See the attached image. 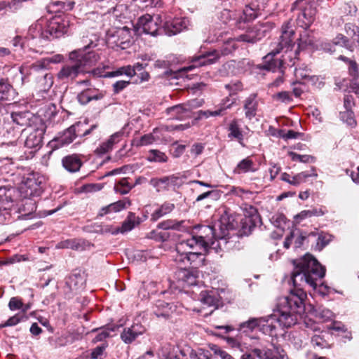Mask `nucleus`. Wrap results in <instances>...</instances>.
<instances>
[{
	"label": "nucleus",
	"mask_w": 359,
	"mask_h": 359,
	"mask_svg": "<svg viewBox=\"0 0 359 359\" xmlns=\"http://www.w3.org/2000/svg\"><path fill=\"white\" fill-rule=\"evenodd\" d=\"M293 264L294 267L291 280L294 287L287 296L279 298L274 313L250 318L239 324V331L249 334L259 328L263 333L272 335L278 326L290 327L297 323L299 316L305 311L306 293L304 291V286L308 285L316 289L317 281L325 275V269L310 254L294 260Z\"/></svg>",
	"instance_id": "f257e3e1"
},
{
	"label": "nucleus",
	"mask_w": 359,
	"mask_h": 359,
	"mask_svg": "<svg viewBox=\"0 0 359 359\" xmlns=\"http://www.w3.org/2000/svg\"><path fill=\"white\" fill-rule=\"evenodd\" d=\"M294 29L291 21L285 22L281 28V35L277 42L273 43V48L264 57L261 69L276 72L285 65L292 67L298 55L297 50L292 51Z\"/></svg>",
	"instance_id": "f03ea898"
},
{
	"label": "nucleus",
	"mask_w": 359,
	"mask_h": 359,
	"mask_svg": "<svg viewBox=\"0 0 359 359\" xmlns=\"http://www.w3.org/2000/svg\"><path fill=\"white\" fill-rule=\"evenodd\" d=\"M69 61L64 65L57 74V79L62 83H73L81 74L86 73L87 67L95 65L100 59L99 55L90 50V44L72 51Z\"/></svg>",
	"instance_id": "7ed1b4c3"
},
{
	"label": "nucleus",
	"mask_w": 359,
	"mask_h": 359,
	"mask_svg": "<svg viewBox=\"0 0 359 359\" xmlns=\"http://www.w3.org/2000/svg\"><path fill=\"white\" fill-rule=\"evenodd\" d=\"M197 229L198 232L192 233L191 237L187 238V245H189V250L208 252L209 248L214 245L215 240L225 238L224 231H219L215 223L213 226H201L196 228Z\"/></svg>",
	"instance_id": "20e7f679"
},
{
	"label": "nucleus",
	"mask_w": 359,
	"mask_h": 359,
	"mask_svg": "<svg viewBox=\"0 0 359 359\" xmlns=\"http://www.w3.org/2000/svg\"><path fill=\"white\" fill-rule=\"evenodd\" d=\"M28 75H33L35 77L37 87L41 91L48 90L53 84V78L51 74L45 70L43 63L37 62L29 67L22 66L16 74L20 81L19 84L22 86Z\"/></svg>",
	"instance_id": "39448f33"
},
{
	"label": "nucleus",
	"mask_w": 359,
	"mask_h": 359,
	"mask_svg": "<svg viewBox=\"0 0 359 359\" xmlns=\"http://www.w3.org/2000/svg\"><path fill=\"white\" fill-rule=\"evenodd\" d=\"M86 126V124L81 122H77L73 124L63 132L58 133L57 135L49 142L50 146L53 149H56L68 145L72 143L76 137L86 136L97 127L96 125H93L90 128L84 130Z\"/></svg>",
	"instance_id": "423d86ee"
},
{
	"label": "nucleus",
	"mask_w": 359,
	"mask_h": 359,
	"mask_svg": "<svg viewBox=\"0 0 359 359\" xmlns=\"http://www.w3.org/2000/svg\"><path fill=\"white\" fill-rule=\"evenodd\" d=\"M224 54H226V53H223L218 50H214L212 52H207L205 54L194 57L191 60L193 65L184 67L175 72L166 71L165 72V74L168 76H171L174 79L182 77L184 76V73H187L189 71L192 70L196 67H201L203 65H208L215 63L221 57V55Z\"/></svg>",
	"instance_id": "0eeeda50"
},
{
	"label": "nucleus",
	"mask_w": 359,
	"mask_h": 359,
	"mask_svg": "<svg viewBox=\"0 0 359 359\" xmlns=\"http://www.w3.org/2000/svg\"><path fill=\"white\" fill-rule=\"evenodd\" d=\"M291 10L297 17V25L301 27L307 29L315 20L316 9L306 0H297Z\"/></svg>",
	"instance_id": "6e6552de"
},
{
	"label": "nucleus",
	"mask_w": 359,
	"mask_h": 359,
	"mask_svg": "<svg viewBox=\"0 0 359 359\" xmlns=\"http://www.w3.org/2000/svg\"><path fill=\"white\" fill-rule=\"evenodd\" d=\"M162 22L161 17L158 15L154 20L149 14L144 15L138 18L135 28L140 33L143 32L152 36H156L159 34V23Z\"/></svg>",
	"instance_id": "1a4fd4ad"
},
{
	"label": "nucleus",
	"mask_w": 359,
	"mask_h": 359,
	"mask_svg": "<svg viewBox=\"0 0 359 359\" xmlns=\"http://www.w3.org/2000/svg\"><path fill=\"white\" fill-rule=\"evenodd\" d=\"M71 23L68 18H53L46 25V34L48 35V39L50 37L59 38L68 32Z\"/></svg>",
	"instance_id": "9d476101"
},
{
	"label": "nucleus",
	"mask_w": 359,
	"mask_h": 359,
	"mask_svg": "<svg viewBox=\"0 0 359 359\" xmlns=\"http://www.w3.org/2000/svg\"><path fill=\"white\" fill-rule=\"evenodd\" d=\"M12 122L20 127L32 128L36 125H41L43 119L29 111H13L9 115Z\"/></svg>",
	"instance_id": "9b49d317"
},
{
	"label": "nucleus",
	"mask_w": 359,
	"mask_h": 359,
	"mask_svg": "<svg viewBox=\"0 0 359 359\" xmlns=\"http://www.w3.org/2000/svg\"><path fill=\"white\" fill-rule=\"evenodd\" d=\"M273 28V25L269 22L255 25L245 34L238 36L239 41L254 43L261 40L266 33Z\"/></svg>",
	"instance_id": "f8f14e48"
},
{
	"label": "nucleus",
	"mask_w": 359,
	"mask_h": 359,
	"mask_svg": "<svg viewBox=\"0 0 359 359\" xmlns=\"http://www.w3.org/2000/svg\"><path fill=\"white\" fill-rule=\"evenodd\" d=\"M46 131V125L43 121L41 125H36L27 130V136L25 141V146L29 149L39 148L42 144L43 134Z\"/></svg>",
	"instance_id": "ddd939ff"
},
{
	"label": "nucleus",
	"mask_w": 359,
	"mask_h": 359,
	"mask_svg": "<svg viewBox=\"0 0 359 359\" xmlns=\"http://www.w3.org/2000/svg\"><path fill=\"white\" fill-rule=\"evenodd\" d=\"M42 181L36 175L26 178L20 186V190L25 198L38 196L42 191Z\"/></svg>",
	"instance_id": "4468645a"
},
{
	"label": "nucleus",
	"mask_w": 359,
	"mask_h": 359,
	"mask_svg": "<svg viewBox=\"0 0 359 359\" xmlns=\"http://www.w3.org/2000/svg\"><path fill=\"white\" fill-rule=\"evenodd\" d=\"M252 353L259 359H284L285 353L279 346L271 344L262 348H255Z\"/></svg>",
	"instance_id": "2eb2a0df"
},
{
	"label": "nucleus",
	"mask_w": 359,
	"mask_h": 359,
	"mask_svg": "<svg viewBox=\"0 0 359 359\" xmlns=\"http://www.w3.org/2000/svg\"><path fill=\"white\" fill-rule=\"evenodd\" d=\"M183 177L170 175L162 178H152L150 184L156 189L157 191L168 190L170 188L175 189L182 185Z\"/></svg>",
	"instance_id": "dca6fc26"
},
{
	"label": "nucleus",
	"mask_w": 359,
	"mask_h": 359,
	"mask_svg": "<svg viewBox=\"0 0 359 359\" xmlns=\"http://www.w3.org/2000/svg\"><path fill=\"white\" fill-rule=\"evenodd\" d=\"M190 26V21L187 18H175L171 21L167 20L164 22L163 27L165 34L169 36L180 33L187 29Z\"/></svg>",
	"instance_id": "f3484780"
},
{
	"label": "nucleus",
	"mask_w": 359,
	"mask_h": 359,
	"mask_svg": "<svg viewBox=\"0 0 359 359\" xmlns=\"http://www.w3.org/2000/svg\"><path fill=\"white\" fill-rule=\"evenodd\" d=\"M215 224L219 231H224L225 238L224 240H226L229 231L235 229L238 226V222L236 217L230 212L229 210H224L220 216L219 220L215 222Z\"/></svg>",
	"instance_id": "a211bd4d"
},
{
	"label": "nucleus",
	"mask_w": 359,
	"mask_h": 359,
	"mask_svg": "<svg viewBox=\"0 0 359 359\" xmlns=\"http://www.w3.org/2000/svg\"><path fill=\"white\" fill-rule=\"evenodd\" d=\"M104 96V93L102 91L91 86L81 91L77 95V100L81 104L86 105L91 101L100 100L102 99Z\"/></svg>",
	"instance_id": "6ab92c4d"
},
{
	"label": "nucleus",
	"mask_w": 359,
	"mask_h": 359,
	"mask_svg": "<svg viewBox=\"0 0 359 359\" xmlns=\"http://www.w3.org/2000/svg\"><path fill=\"white\" fill-rule=\"evenodd\" d=\"M145 328L140 324H133L129 327L124 328L121 334V339L125 344H131L140 335L144 333Z\"/></svg>",
	"instance_id": "aec40b11"
},
{
	"label": "nucleus",
	"mask_w": 359,
	"mask_h": 359,
	"mask_svg": "<svg viewBox=\"0 0 359 359\" xmlns=\"http://www.w3.org/2000/svg\"><path fill=\"white\" fill-rule=\"evenodd\" d=\"M175 278L182 285H194L196 283L197 276L196 272L189 271V269L180 267L175 272Z\"/></svg>",
	"instance_id": "412c9836"
},
{
	"label": "nucleus",
	"mask_w": 359,
	"mask_h": 359,
	"mask_svg": "<svg viewBox=\"0 0 359 359\" xmlns=\"http://www.w3.org/2000/svg\"><path fill=\"white\" fill-rule=\"evenodd\" d=\"M201 302L208 307L218 308L221 304V297L217 290L202 291L199 295Z\"/></svg>",
	"instance_id": "4be33fe9"
},
{
	"label": "nucleus",
	"mask_w": 359,
	"mask_h": 359,
	"mask_svg": "<svg viewBox=\"0 0 359 359\" xmlns=\"http://www.w3.org/2000/svg\"><path fill=\"white\" fill-rule=\"evenodd\" d=\"M115 43L121 49L128 48L133 43L132 31L127 27L119 28L116 32Z\"/></svg>",
	"instance_id": "5701e85b"
},
{
	"label": "nucleus",
	"mask_w": 359,
	"mask_h": 359,
	"mask_svg": "<svg viewBox=\"0 0 359 359\" xmlns=\"http://www.w3.org/2000/svg\"><path fill=\"white\" fill-rule=\"evenodd\" d=\"M123 135L124 132L123 130L114 133L106 142L102 143L95 149V152L98 155H102L110 151L113 149L114 145L121 140Z\"/></svg>",
	"instance_id": "b1692460"
},
{
	"label": "nucleus",
	"mask_w": 359,
	"mask_h": 359,
	"mask_svg": "<svg viewBox=\"0 0 359 359\" xmlns=\"http://www.w3.org/2000/svg\"><path fill=\"white\" fill-rule=\"evenodd\" d=\"M330 338L332 336L327 332L319 331L311 337V343L317 350L330 348L331 347Z\"/></svg>",
	"instance_id": "393cba45"
},
{
	"label": "nucleus",
	"mask_w": 359,
	"mask_h": 359,
	"mask_svg": "<svg viewBox=\"0 0 359 359\" xmlns=\"http://www.w3.org/2000/svg\"><path fill=\"white\" fill-rule=\"evenodd\" d=\"M62 164L67 171L74 173L80 170L83 163L79 155L71 154L62 158Z\"/></svg>",
	"instance_id": "a878e982"
},
{
	"label": "nucleus",
	"mask_w": 359,
	"mask_h": 359,
	"mask_svg": "<svg viewBox=\"0 0 359 359\" xmlns=\"http://www.w3.org/2000/svg\"><path fill=\"white\" fill-rule=\"evenodd\" d=\"M187 239L183 240L176 245L175 255H173V260L177 264L179 265L180 268L182 265L184 266H187V248H189V245H187Z\"/></svg>",
	"instance_id": "bb28decb"
},
{
	"label": "nucleus",
	"mask_w": 359,
	"mask_h": 359,
	"mask_svg": "<svg viewBox=\"0 0 359 359\" xmlns=\"http://www.w3.org/2000/svg\"><path fill=\"white\" fill-rule=\"evenodd\" d=\"M15 190L13 187L0 186V211L10 209Z\"/></svg>",
	"instance_id": "cd10ccee"
},
{
	"label": "nucleus",
	"mask_w": 359,
	"mask_h": 359,
	"mask_svg": "<svg viewBox=\"0 0 359 359\" xmlns=\"http://www.w3.org/2000/svg\"><path fill=\"white\" fill-rule=\"evenodd\" d=\"M258 108V101L257 100V95L255 93L250 94L243 101V109L245 111V117L251 120L257 114Z\"/></svg>",
	"instance_id": "c85d7f7f"
},
{
	"label": "nucleus",
	"mask_w": 359,
	"mask_h": 359,
	"mask_svg": "<svg viewBox=\"0 0 359 359\" xmlns=\"http://www.w3.org/2000/svg\"><path fill=\"white\" fill-rule=\"evenodd\" d=\"M141 222L140 218L135 215L133 212H129L126 219L123 221L121 226L116 227V231L114 233H125L130 231Z\"/></svg>",
	"instance_id": "c756f323"
},
{
	"label": "nucleus",
	"mask_w": 359,
	"mask_h": 359,
	"mask_svg": "<svg viewBox=\"0 0 359 359\" xmlns=\"http://www.w3.org/2000/svg\"><path fill=\"white\" fill-rule=\"evenodd\" d=\"M214 329L216 330H221L223 332H213V334L219 337L223 338L227 343V344L231 346L232 348H239L241 349V344L235 338L233 337H223L222 334H226L229 333L231 331L234 330V328L232 326L230 325H217L214 327Z\"/></svg>",
	"instance_id": "7c9ffc66"
},
{
	"label": "nucleus",
	"mask_w": 359,
	"mask_h": 359,
	"mask_svg": "<svg viewBox=\"0 0 359 359\" xmlns=\"http://www.w3.org/2000/svg\"><path fill=\"white\" fill-rule=\"evenodd\" d=\"M131 204L130 201L128 198H125L123 200L118 201L115 203H112L105 207H103L99 213L100 216H103L109 212H118L122 210L126 209Z\"/></svg>",
	"instance_id": "2f4dec72"
},
{
	"label": "nucleus",
	"mask_w": 359,
	"mask_h": 359,
	"mask_svg": "<svg viewBox=\"0 0 359 359\" xmlns=\"http://www.w3.org/2000/svg\"><path fill=\"white\" fill-rule=\"evenodd\" d=\"M168 114L173 116L174 118L182 119L186 116H189L191 107L188 104H182L175 105L166 109Z\"/></svg>",
	"instance_id": "473e14b6"
},
{
	"label": "nucleus",
	"mask_w": 359,
	"mask_h": 359,
	"mask_svg": "<svg viewBox=\"0 0 359 359\" xmlns=\"http://www.w3.org/2000/svg\"><path fill=\"white\" fill-rule=\"evenodd\" d=\"M118 327V325H111L92 330L91 332H97V335L93 339V342L97 343L102 341L107 338L111 337V332H115Z\"/></svg>",
	"instance_id": "72a5a7b5"
},
{
	"label": "nucleus",
	"mask_w": 359,
	"mask_h": 359,
	"mask_svg": "<svg viewBox=\"0 0 359 359\" xmlns=\"http://www.w3.org/2000/svg\"><path fill=\"white\" fill-rule=\"evenodd\" d=\"M172 304L162 300H158L155 306L154 313L158 318H168L170 316L172 309Z\"/></svg>",
	"instance_id": "f704fd0d"
},
{
	"label": "nucleus",
	"mask_w": 359,
	"mask_h": 359,
	"mask_svg": "<svg viewBox=\"0 0 359 359\" xmlns=\"http://www.w3.org/2000/svg\"><path fill=\"white\" fill-rule=\"evenodd\" d=\"M175 209V205L170 202H165L160 207L156 209L151 215V220L156 222L162 217L171 212Z\"/></svg>",
	"instance_id": "c9c22d12"
},
{
	"label": "nucleus",
	"mask_w": 359,
	"mask_h": 359,
	"mask_svg": "<svg viewBox=\"0 0 359 359\" xmlns=\"http://www.w3.org/2000/svg\"><path fill=\"white\" fill-rule=\"evenodd\" d=\"M259 15V11L255 8L247 6L243 11V15L237 20L238 26L242 28V22H248L255 20Z\"/></svg>",
	"instance_id": "e433bc0d"
},
{
	"label": "nucleus",
	"mask_w": 359,
	"mask_h": 359,
	"mask_svg": "<svg viewBox=\"0 0 359 359\" xmlns=\"http://www.w3.org/2000/svg\"><path fill=\"white\" fill-rule=\"evenodd\" d=\"M228 130L229 131L228 137L236 139L243 145V135L237 120L234 119L229 123Z\"/></svg>",
	"instance_id": "4c0bfd02"
},
{
	"label": "nucleus",
	"mask_w": 359,
	"mask_h": 359,
	"mask_svg": "<svg viewBox=\"0 0 359 359\" xmlns=\"http://www.w3.org/2000/svg\"><path fill=\"white\" fill-rule=\"evenodd\" d=\"M257 170L256 168H254L253 161L249 158H246L240 161L236 168L234 170V172L237 174L240 173H245L248 172H254Z\"/></svg>",
	"instance_id": "58836bf2"
},
{
	"label": "nucleus",
	"mask_w": 359,
	"mask_h": 359,
	"mask_svg": "<svg viewBox=\"0 0 359 359\" xmlns=\"http://www.w3.org/2000/svg\"><path fill=\"white\" fill-rule=\"evenodd\" d=\"M28 32L33 39H48V35L46 34V29H43L42 24L39 21L32 25L29 28Z\"/></svg>",
	"instance_id": "ea45409f"
},
{
	"label": "nucleus",
	"mask_w": 359,
	"mask_h": 359,
	"mask_svg": "<svg viewBox=\"0 0 359 359\" xmlns=\"http://www.w3.org/2000/svg\"><path fill=\"white\" fill-rule=\"evenodd\" d=\"M184 223V220L182 221H177L175 219H167L165 221H163L158 224L157 227L163 230H177L180 231L182 230L183 224Z\"/></svg>",
	"instance_id": "a19ab883"
},
{
	"label": "nucleus",
	"mask_w": 359,
	"mask_h": 359,
	"mask_svg": "<svg viewBox=\"0 0 359 359\" xmlns=\"http://www.w3.org/2000/svg\"><path fill=\"white\" fill-rule=\"evenodd\" d=\"M134 186L128 182V178H122L115 184L114 189L116 193L125 195L128 194Z\"/></svg>",
	"instance_id": "79ce46f5"
},
{
	"label": "nucleus",
	"mask_w": 359,
	"mask_h": 359,
	"mask_svg": "<svg viewBox=\"0 0 359 359\" xmlns=\"http://www.w3.org/2000/svg\"><path fill=\"white\" fill-rule=\"evenodd\" d=\"M311 69L307 67L295 68L294 75L297 79H308L313 83H315L318 78L315 75H311Z\"/></svg>",
	"instance_id": "37998d69"
},
{
	"label": "nucleus",
	"mask_w": 359,
	"mask_h": 359,
	"mask_svg": "<svg viewBox=\"0 0 359 359\" xmlns=\"http://www.w3.org/2000/svg\"><path fill=\"white\" fill-rule=\"evenodd\" d=\"M147 160L149 162L165 163L168 161V156L159 150L151 149L148 152Z\"/></svg>",
	"instance_id": "c03bdc74"
},
{
	"label": "nucleus",
	"mask_w": 359,
	"mask_h": 359,
	"mask_svg": "<svg viewBox=\"0 0 359 359\" xmlns=\"http://www.w3.org/2000/svg\"><path fill=\"white\" fill-rule=\"evenodd\" d=\"M334 45L344 47L347 50L353 52L354 50V45L349 39L341 34H338L332 41Z\"/></svg>",
	"instance_id": "a18cd8bd"
},
{
	"label": "nucleus",
	"mask_w": 359,
	"mask_h": 359,
	"mask_svg": "<svg viewBox=\"0 0 359 359\" xmlns=\"http://www.w3.org/2000/svg\"><path fill=\"white\" fill-rule=\"evenodd\" d=\"M339 118L341 121L351 128H354L357 126V121L352 110H346L345 111L340 112Z\"/></svg>",
	"instance_id": "49530a36"
},
{
	"label": "nucleus",
	"mask_w": 359,
	"mask_h": 359,
	"mask_svg": "<svg viewBox=\"0 0 359 359\" xmlns=\"http://www.w3.org/2000/svg\"><path fill=\"white\" fill-rule=\"evenodd\" d=\"M123 74H125L129 77H133L135 75V72H134V69H132V66L128 65L120 67L116 71L110 72L109 73H108L109 77H114Z\"/></svg>",
	"instance_id": "de8ad7c7"
},
{
	"label": "nucleus",
	"mask_w": 359,
	"mask_h": 359,
	"mask_svg": "<svg viewBox=\"0 0 359 359\" xmlns=\"http://www.w3.org/2000/svg\"><path fill=\"white\" fill-rule=\"evenodd\" d=\"M27 318H25L23 314L16 313L15 315L10 317L4 323L0 324V328L10 326H15L18 323L26 321Z\"/></svg>",
	"instance_id": "09e8293b"
},
{
	"label": "nucleus",
	"mask_w": 359,
	"mask_h": 359,
	"mask_svg": "<svg viewBox=\"0 0 359 359\" xmlns=\"http://www.w3.org/2000/svg\"><path fill=\"white\" fill-rule=\"evenodd\" d=\"M236 62L235 61H230L224 64L219 69V73L222 76H229L237 74L236 68Z\"/></svg>",
	"instance_id": "8fccbe9b"
},
{
	"label": "nucleus",
	"mask_w": 359,
	"mask_h": 359,
	"mask_svg": "<svg viewBox=\"0 0 359 359\" xmlns=\"http://www.w3.org/2000/svg\"><path fill=\"white\" fill-rule=\"evenodd\" d=\"M228 107H229V105L225 106L222 107L221 109H216L215 111H210V110H206V111H198V118H208L210 116H222L224 114V112L228 109Z\"/></svg>",
	"instance_id": "3c124183"
},
{
	"label": "nucleus",
	"mask_w": 359,
	"mask_h": 359,
	"mask_svg": "<svg viewBox=\"0 0 359 359\" xmlns=\"http://www.w3.org/2000/svg\"><path fill=\"white\" fill-rule=\"evenodd\" d=\"M190 359H211L210 352L205 349H199L198 351H191L189 354Z\"/></svg>",
	"instance_id": "603ef678"
},
{
	"label": "nucleus",
	"mask_w": 359,
	"mask_h": 359,
	"mask_svg": "<svg viewBox=\"0 0 359 359\" xmlns=\"http://www.w3.org/2000/svg\"><path fill=\"white\" fill-rule=\"evenodd\" d=\"M273 225L277 228H283L286 222V217L282 213H275L270 219Z\"/></svg>",
	"instance_id": "864d4df0"
},
{
	"label": "nucleus",
	"mask_w": 359,
	"mask_h": 359,
	"mask_svg": "<svg viewBox=\"0 0 359 359\" xmlns=\"http://www.w3.org/2000/svg\"><path fill=\"white\" fill-rule=\"evenodd\" d=\"M225 88L230 92V95H236L243 90V84L240 81H232L225 85Z\"/></svg>",
	"instance_id": "5fc2aeb1"
},
{
	"label": "nucleus",
	"mask_w": 359,
	"mask_h": 359,
	"mask_svg": "<svg viewBox=\"0 0 359 359\" xmlns=\"http://www.w3.org/2000/svg\"><path fill=\"white\" fill-rule=\"evenodd\" d=\"M295 176L296 180L299 181V183L300 184L301 183L305 182L308 177L316 178L318 177V174L316 172V168L314 167H312L311 172H309L307 171L302 172L300 173L297 174Z\"/></svg>",
	"instance_id": "6e6d98bb"
},
{
	"label": "nucleus",
	"mask_w": 359,
	"mask_h": 359,
	"mask_svg": "<svg viewBox=\"0 0 359 359\" xmlns=\"http://www.w3.org/2000/svg\"><path fill=\"white\" fill-rule=\"evenodd\" d=\"M252 212L255 214L252 213L251 217H246L243 222V224L249 225V231H251V229L256 226V223L259 220V217L257 214V211L254 208H251Z\"/></svg>",
	"instance_id": "4d7b16f0"
},
{
	"label": "nucleus",
	"mask_w": 359,
	"mask_h": 359,
	"mask_svg": "<svg viewBox=\"0 0 359 359\" xmlns=\"http://www.w3.org/2000/svg\"><path fill=\"white\" fill-rule=\"evenodd\" d=\"M344 29L347 35L356 38L359 34V27L353 23H346Z\"/></svg>",
	"instance_id": "13d9d810"
},
{
	"label": "nucleus",
	"mask_w": 359,
	"mask_h": 359,
	"mask_svg": "<svg viewBox=\"0 0 359 359\" xmlns=\"http://www.w3.org/2000/svg\"><path fill=\"white\" fill-rule=\"evenodd\" d=\"M8 306L11 311L20 310L22 306V301L20 298L14 297L10 299Z\"/></svg>",
	"instance_id": "bf43d9fd"
},
{
	"label": "nucleus",
	"mask_w": 359,
	"mask_h": 359,
	"mask_svg": "<svg viewBox=\"0 0 359 359\" xmlns=\"http://www.w3.org/2000/svg\"><path fill=\"white\" fill-rule=\"evenodd\" d=\"M195 252L187 251V264H191L195 262L200 256H201L205 252L201 250H195Z\"/></svg>",
	"instance_id": "052dcab7"
},
{
	"label": "nucleus",
	"mask_w": 359,
	"mask_h": 359,
	"mask_svg": "<svg viewBox=\"0 0 359 359\" xmlns=\"http://www.w3.org/2000/svg\"><path fill=\"white\" fill-rule=\"evenodd\" d=\"M273 98L284 103H289L292 100L290 93L287 91H282L278 93L273 95Z\"/></svg>",
	"instance_id": "680f3d73"
},
{
	"label": "nucleus",
	"mask_w": 359,
	"mask_h": 359,
	"mask_svg": "<svg viewBox=\"0 0 359 359\" xmlns=\"http://www.w3.org/2000/svg\"><path fill=\"white\" fill-rule=\"evenodd\" d=\"M52 5L53 6H57L59 7L58 9L64 10L65 11H71L74 6V2L73 1H68V2H64L60 1H55L52 3Z\"/></svg>",
	"instance_id": "e2e57ef3"
},
{
	"label": "nucleus",
	"mask_w": 359,
	"mask_h": 359,
	"mask_svg": "<svg viewBox=\"0 0 359 359\" xmlns=\"http://www.w3.org/2000/svg\"><path fill=\"white\" fill-rule=\"evenodd\" d=\"M290 155L292 161H299V162H302V163H308L310 161H313L314 158L313 156H309V155H300V154H296L294 152H291L290 154Z\"/></svg>",
	"instance_id": "0e129e2a"
},
{
	"label": "nucleus",
	"mask_w": 359,
	"mask_h": 359,
	"mask_svg": "<svg viewBox=\"0 0 359 359\" xmlns=\"http://www.w3.org/2000/svg\"><path fill=\"white\" fill-rule=\"evenodd\" d=\"M156 140L155 137L152 134H147L143 135L138 143H137V146H144L152 144Z\"/></svg>",
	"instance_id": "69168bd1"
},
{
	"label": "nucleus",
	"mask_w": 359,
	"mask_h": 359,
	"mask_svg": "<svg viewBox=\"0 0 359 359\" xmlns=\"http://www.w3.org/2000/svg\"><path fill=\"white\" fill-rule=\"evenodd\" d=\"M130 81H118L113 84V91L115 94L119 93L125 89L129 84Z\"/></svg>",
	"instance_id": "338daca9"
},
{
	"label": "nucleus",
	"mask_w": 359,
	"mask_h": 359,
	"mask_svg": "<svg viewBox=\"0 0 359 359\" xmlns=\"http://www.w3.org/2000/svg\"><path fill=\"white\" fill-rule=\"evenodd\" d=\"M7 7L11 12L15 13L22 7V3L21 0H12L7 2Z\"/></svg>",
	"instance_id": "774afa93"
}]
</instances>
